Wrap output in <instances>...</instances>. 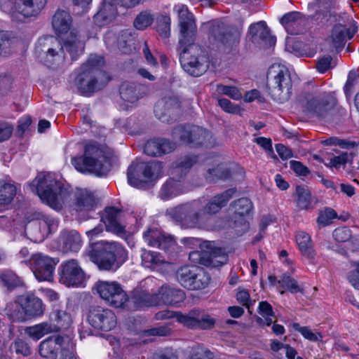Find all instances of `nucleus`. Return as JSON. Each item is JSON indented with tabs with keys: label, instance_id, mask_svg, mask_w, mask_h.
Listing matches in <instances>:
<instances>
[{
	"label": "nucleus",
	"instance_id": "nucleus-1",
	"mask_svg": "<svg viewBox=\"0 0 359 359\" xmlns=\"http://www.w3.org/2000/svg\"><path fill=\"white\" fill-rule=\"evenodd\" d=\"M178 18L181 66L189 75L200 76L209 67V57L205 50L194 43L196 34L195 19L185 6L182 5L178 9Z\"/></svg>",
	"mask_w": 359,
	"mask_h": 359
},
{
	"label": "nucleus",
	"instance_id": "nucleus-2",
	"mask_svg": "<svg viewBox=\"0 0 359 359\" xmlns=\"http://www.w3.org/2000/svg\"><path fill=\"white\" fill-rule=\"evenodd\" d=\"M92 250L88 255L100 270L118 269L128 258L127 251L116 242L101 241L90 243Z\"/></svg>",
	"mask_w": 359,
	"mask_h": 359
},
{
	"label": "nucleus",
	"instance_id": "nucleus-3",
	"mask_svg": "<svg viewBox=\"0 0 359 359\" xmlns=\"http://www.w3.org/2000/svg\"><path fill=\"white\" fill-rule=\"evenodd\" d=\"M36 180L39 196L53 209L60 210L70 199V191L53 175H39Z\"/></svg>",
	"mask_w": 359,
	"mask_h": 359
},
{
	"label": "nucleus",
	"instance_id": "nucleus-4",
	"mask_svg": "<svg viewBox=\"0 0 359 359\" xmlns=\"http://www.w3.org/2000/svg\"><path fill=\"white\" fill-rule=\"evenodd\" d=\"M104 64L103 58L90 55L81 67V72L76 78L78 87L84 93L93 92L104 88L110 78L100 66Z\"/></svg>",
	"mask_w": 359,
	"mask_h": 359
},
{
	"label": "nucleus",
	"instance_id": "nucleus-5",
	"mask_svg": "<svg viewBox=\"0 0 359 359\" xmlns=\"http://www.w3.org/2000/svg\"><path fill=\"white\" fill-rule=\"evenodd\" d=\"M72 163L81 172H92L98 176L105 175L111 169L108 154L95 144L85 147L83 157H74Z\"/></svg>",
	"mask_w": 359,
	"mask_h": 359
},
{
	"label": "nucleus",
	"instance_id": "nucleus-6",
	"mask_svg": "<svg viewBox=\"0 0 359 359\" xmlns=\"http://www.w3.org/2000/svg\"><path fill=\"white\" fill-rule=\"evenodd\" d=\"M292 81L288 70L280 65H271L267 72V88L273 100L287 101L291 94Z\"/></svg>",
	"mask_w": 359,
	"mask_h": 359
},
{
	"label": "nucleus",
	"instance_id": "nucleus-7",
	"mask_svg": "<svg viewBox=\"0 0 359 359\" xmlns=\"http://www.w3.org/2000/svg\"><path fill=\"white\" fill-rule=\"evenodd\" d=\"M169 217L184 228H200L207 221L199 201H194L171 208L167 210Z\"/></svg>",
	"mask_w": 359,
	"mask_h": 359
},
{
	"label": "nucleus",
	"instance_id": "nucleus-8",
	"mask_svg": "<svg viewBox=\"0 0 359 359\" xmlns=\"http://www.w3.org/2000/svg\"><path fill=\"white\" fill-rule=\"evenodd\" d=\"M34 53L40 61L49 67H58L65 62L64 46L53 36L39 38Z\"/></svg>",
	"mask_w": 359,
	"mask_h": 359
},
{
	"label": "nucleus",
	"instance_id": "nucleus-9",
	"mask_svg": "<svg viewBox=\"0 0 359 359\" xmlns=\"http://www.w3.org/2000/svg\"><path fill=\"white\" fill-rule=\"evenodd\" d=\"M163 175V165L160 161L147 164H132L128 169V181L135 187H140L147 182L155 181Z\"/></svg>",
	"mask_w": 359,
	"mask_h": 359
},
{
	"label": "nucleus",
	"instance_id": "nucleus-10",
	"mask_svg": "<svg viewBox=\"0 0 359 359\" xmlns=\"http://www.w3.org/2000/svg\"><path fill=\"white\" fill-rule=\"evenodd\" d=\"M14 306L15 308L10 311V316L17 321H24L27 318L41 316L44 313L42 301L34 295L19 296Z\"/></svg>",
	"mask_w": 359,
	"mask_h": 359
},
{
	"label": "nucleus",
	"instance_id": "nucleus-11",
	"mask_svg": "<svg viewBox=\"0 0 359 359\" xmlns=\"http://www.w3.org/2000/svg\"><path fill=\"white\" fill-rule=\"evenodd\" d=\"M302 104L306 111L324 118L337 104V99L332 93H307L304 95Z\"/></svg>",
	"mask_w": 359,
	"mask_h": 359
},
{
	"label": "nucleus",
	"instance_id": "nucleus-12",
	"mask_svg": "<svg viewBox=\"0 0 359 359\" xmlns=\"http://www.w3.org/2000/svg\"><path fill=\"white\" fill-rule=\"evenodd\" d=\"M172 135L175 138L179 137L182 143L185 144L205 147H212L215 144L212 134L196 126H177L174 129Z\"/></svg>",
	"mask_w": 359,
	"mask_h": 359
},
{
	"label": "nucleus",
	"instance_id": "nucleus-13",
	"mask_svg": "<svg viewBox=\"0 0 359 359\" xmlns=\"http://www.w3.org/2000/svg\"><path fill=\"white\" fill-rule=\"evenodd\" d=\"M176 276L180 283L189 290L203 289L210 281L204 271L196 266L181 267Z\"/></svg>",
	"mask_w": 359,
	"mask_h": 359
},
{
	"label": "nucleus",
	"instance_id": "nucleus-14",
	"mask_svg": "<svg viewBox=\"0 0 359 359\" xmlns=\"http://www.w3.org/2000/svg\"><path fill=\"white\" fill-rule=\"evenodd\" d=\"M59 262L57 258H53L42 253L33 255L29 259L31 269L40 281H51L55 266Z\"/></svg>",
	"mask_w": 359,
	"mask_h": 359
},
{
	"label": "nucleus",
	"instance_id": "nucleus-15",
	"mask_svg": "<svg viewBox=\"0 0 359 359\" xmlns=\"http://www.w3.org/2000/svg\"><path fill=\"white\" fill-rule=\"evenodd\" d=\"M96 289L100 297L114 307H121L128 300L126 293L116 281H98Z\"/></svg>",
	"mask_w": 359,
	"mask_h": 359
},
{
	"label": "nucleus",
	"instance_id": "nucleus-16",
	"mask_svg": "<svg viewBox=\"0 0 359 359\" xmlns=\"http://www.w3.org/2000/svg\"><path fill=\"white\" fill-rule=\"evenodd\" d=\"M88 323L95 329L108 332L116 325L115 313L109 309L101 306H92L87 316Z\"/></svg>",
	"mask_w": 359,
	"mask_h": 359
},
{
	"label": "nucleus",
	"instance_id": "nucleus-17",
	"mask_svg": "<svg viewBox=\"0 0 359 359\" xmlns=\"http://www.w3.org/2000/svg\"><path fill=\"white\" fill-rule=\"evenodd\" d=\"M60 269V281L66 286L81 285L86 279L85 272L76 259L64 262Z\"/></svg>",
	"mask_w": 359,
	"mask_h": 359
},
{
	"label": "nucleus",
	"instance_id": "nucleus-18",
	"mask_svg": "<svg viewBox=\"0 0 359 359\" xmlns=\"http://www.w3.org/2000/svg\"><path fill=\"white\" fill-rule=\"evenodd\" d=\"M46 4V0H17L14 4L11 16L19 22L37 15Z\"/></svg>",
	"mask_w": 359,
	"mask_h": 359
},
{
	"label": "nucleus",
	"instance_id": "nucleus-19",
	"mask_svg": "<svg viewBox=\"0 0 359 359\" xmlns=\"http://www.w3.org/2000/svg\"><path fill=\"white\" fill-rule=\"evenodd\" d=\"M210 35L215 41L225 46L237 43L240 38V33L236 29L219 22L211 24Z\"/></svg>",
	"mask_w": 359,
	"mask_h": 359
},
{
	"label": "nucleus",
	"instance_id": "nucleus-20",
	"mask_svg": "<svg viewBox=\"0 0 359 359\" xmlns=\"http://www.w3.org/2000/svg\"><path fill=\"white\" fill-rule=\"evenodd\" d=\"M180 107L177 97H166L157 102L154 107V114L161 121L170 123L178 114Z\"/></svg>",
	"mask_w": 359,
	"mask_h": 359
},
{
	"label": "nucleus",
	"instance_id": "nucleus-21",
	"mask_svg": "<svg viewBox=\"0 0 359 359\" xmlns=\"http://www.w3.org/2000/svg\"><path fill=\"white\" fill-rule=\"evenodd\" d=\"M219 156L208 157L204 163L206 169L205 177L209 182L228 178L231 175L229 168L224 163Z\"/></svg>",
	"mask_w": 359,
	"mask_h": 359
},
{
	"label": "nucleus",
	"instance_id": "nucleus-22",
	"mask_svg": "<svg viewBox=\"0 0 359 359\" xmlns=\"http://www.w3.org/2000/svg\"><path fill=\"white\" fill-rule=\"evenodd\" d=\"M123 217V210L113 206L105 208L100 214L101 222L104 224L107 231L118 234L125 231V226L122 224Z\"/></svg>",
	"mask_w": 359,
	"mask_h": 359
},
{
	"label": "nucleus",
	"instance_id": "nucleus-23",
	"mask_svg": "<svg viewBox=\"0 0 359 359\" xmlns=\"http://www.w3.org/2000/svg\"><path fill=\"white\" fill-rule=\"evenodd\" d=\"M355 32V28L351 31L344 25H335L332 28L330 37L326 40V43L330 45L328 49L330 50L334 49L337 51L341 50L344 47L346 40L351 39Z\"/></svg>",
	"mask_w": 359,
	"mask_h": 359
},
{
	"label": "nucleus",
	"instance_id": "nucleus-24",
	"mask_svg": "<svg viewBox=\"0 0 359 359\" xmlns=\"http://www.w3.org/2000/svg\"><path fill=\"white\" fill-rule=\"evenodd\" d=\"M143 238L148 245L168 250L175 245V241L170 236H166L157 228H149L143 234Z\"/></svg>",
	"mask_w": 359,
	"mask_h": 359
},
{
	"label": "nucleus",
	"instance_id": "nucleus-25",
	"mask_svg": "<svg viewBox=\"0 0 359 359\" xmlns=\"http://www.w3.org/2000/svg\"><path fill=\"white\" fill-rule=\"evenodd\" d=\"M186 191L185 180L174 176L173 172H170V177L162 185L160 196L163 200H168L184 194Z\"/></svg>",
	"mask_w": 359,
	"mask_h": 359
},
{
	"label": "nucleus",
	"instance_id": "nucleus-26",
	"mask_svg": "<svg viewBox=\"0 0 359 359\" xmlns=\"http://www.w3.org/2000/svg\"><path fill=\"white\" fill-rule=\"evenodd\" d=\"M250 34L255 43L264 46H271L275 44L276 39L271 35L270 30L264 21L250 25Z\"/></svg>",
	"mask_w": 359,
	"mask_h": 359
},
{
	"label": "nucleus",
	"instance_id": "nucleus-27",
	"mask_svg": "<svg viewBox=\"0 0 359 359\" xmlns=\"http://www.w3.org/2000/svg\"><path fill=\"white\" fill-rule=\"evenodd\" d=\"M236 190L229 189L225 191L213 196L205 206L202 205V211L207 218V215H212L217 213L223 207H224L231 198H233Z\"/></svg>",
	"mask_w": 359,
	"mask_h": 359
},
{
	"label": "nucleus",
	"instance_id": "nucleus-28",
	"mask_svg": "<svg viewBox=\"0 0 359 359\" xmlns=\"http://www.w3.org/2000/svg\"><path fill=\"white\" fill-rule=\"evenodd\" d=\"M253 208L252 203L246 197L241 198L232 202L229 208L231 219L234 223L243 224L245 222L244 217L248 215Z\"/></svg>",
	"mask_w": 359,
	"mask_h": 359
},
{
	"label": "nucleus",
	"instance_id": "nucleus-29",
	"mask_svg": "<svg viewBox=\"0 0 359 359\" xmlns=\"http://www.w3.org/2000/svg\"><path fill=\"white\" fill-rule=\"evenodd\" d=\"M158 305L175 306L182 303L185 299V293L180 289L162 286L158 293Z\"/></svg>",
	"mask_w": 359,
	"mask_h": 359
},
{
	"label": "nucleus",
	"instance_id": "nucleus-30",
	"mask_svg": "<svg viewBox=\"0 0 359 359\" xmlns=\"http://www.w3.org/2000/svg\"><path fill=\"white\" fill-rule=\"evenodd\" d=\"M176 144L166 139H154L148 141L144 146V151L151 156H158L172 152Z\"/></svg>",
	"mask_w": 359,
	"mask_h": 359
},
{
	"label": "nucleus",
	"instance_id": "nucleus-31",
	"mask_svg": "<svg viewBox=\"0 0 359 359\" xmlns=\"http://www.w3.org/2000/svg\"><path fill=\"white\" fill-rule=\"evenodd\" d=\"M74 208L77 212H88L93 210L97 199L94 194L87 189H77L74 194Z\"/></svg>",
	"mask_w": 359,
	"mask_h": 359
},
{
	"label": "nucleus",
	"instance_id": "nucleus-32",
	"mask_svg": "<svg viewBox=\"0 0 359 359\" xmlns=\"http://www.w3.org/2000/svg\"><path fill=\"white\" fill-rule=\"evenodd\" d=\"M117 14L116 0H104L100 11L95 15L94 21L99 26L107 25Z\"/></svg>",
	"mask_w": 359,
	"mask_h": 359
},
{
	"label": "nucleus",
	"instance_id": "nucleus-33",
	"mask_svg": "<svg viewBox=\"0 0 359 359\" xmlns=\"http://www.w3.org/2000/svg\"><path fill=\"white\" fill-rule=\"evenodd\" d=\"M63 338L60 336L49 337L42 341L39 346V354L43 358L55 359L61 349Z\"/></svg>",
	"mask_w": 359,
	"mask_h": 359
},
{
	"label": "nucleus",
	"instance_id": "nucleus-34",
	"mask_svg": "<svg viewBox=\"0 0 359 359\" xmlns=\"http://www.w3.org/2000/svg\"><path fill=\"white\" fill-rule=\"evenodd\" d=\"M58 222L53 217L43 216L41 219L34 221L30 227L32 230H38L39 235H36L35 241H43L50 232L56 229Z\"/></svg>",
	"mask_w": 359,
	"mask_h": 359
},
{
	"label": "nucleus",
	"instance_id": "nucleus-35",
	"mask_svg": "<svg viewBox=\"0 0 359 359\" xmlns=\"http://www.w3.org/2000/svg\"><path fill=\"white\" fill-rule=\"evenodd\" d=\"M142 87L133 82L126 81L120 86L121 98L128 104H134L142 97Z\"/></svg>",
	"mask_w": 359,
	"mask_h": 359
},
{
	"label": "nucleus",
	"instance_id": "nucleus-36",
	"mask_svg": "<svg viewBox=\"0 0 359 359\" xmlns=\"http://www.w3.org/2000/svg\"><path fill=\"white\" fill-rule=\"evenodd\" d=\"M197 162V156L195 155H186L179 158L174 164L171 172L174 176H179L180 178L185 177L192 166Z\"/></svg>",
	"mask_w": 359,
	"mask_h": 359
},
{
	"label": "nucleus",
	"instance_id": "nucleus-37",
	"mask_svg": "<svg viewBox=\"0 0 359 359\" xmlns=\"http://www.w3.org/2000/svg\"><path fill=\"white\" fill-rule=\"evenodd\" d=\"M297 193V206L300 210H309L315 208L318 200L315 196L311 195L308 188L297 186L296 187Z\"/></svg>",
	"mask_w": 359,
	"mask_h": 359
},
{
	"label": "nucleus",
	"instance_id": "nucleus-38",
	"mask_svg": "<svg viewBox=\"0 0 359 359\" xmlns=\"http://www.w3.org/2000/svg\"><path fill=\"white\" fill-rule=\"evenodd\" d=\"M72 19L68 12L58 9L53 16L52 26L58 34L67 33L72 25Z\"/></svg>",
	"mask_w": 359,
	"mask_h": 359
},
{
	"label": "nucleus",
	"instance_id": "nucleus-39",
	"mask_svg": "<svg viewBox=\"0 0 359 359\" xmlns=\"http://www.w3.org/2000/svg\"><path fill=\"white\" fill-rule=\"evenodd\" d=\"M158 298L156 293L151 294L146 291L139 290L133 293L130 302L133 303V307L138 309L145 306L158 305Z\"/></svg>",
	"mask_w": 359,
	"mask_h": 359
},
{
	"label": "nucleus",
	"instance_id": "nucleus-40",
	"mask_svg": "<svg viewBox=\"0 0 359 359\" xmlns=\"http://www.w3.org/2000/svg\"><path fill=\"white\" fill-rule=\"evenodd\" d=\"M62 248L64 251L78 252L81 246V239L76 231H64L61 235Z\"/></svg>",
	"mask_w": 359,
	"mask_h": 359
},
{
	"label": "nucleus",
	"instance_id": "nucleus-41",
	"mask_svg": "<svg viewBox=\"0 0 359 359\" xmlns=\"http://www.w3.org/2000/svg\"><path fill=\"white\" fill-rule=\"evenodd\" d=\"M296 242L303 256L309 260L314 259L316 253L313 249L311 237L307 233L299 232L296 236Z\"/></svg>",
	"mask_w": 359,
	"mask_h": 359
},
{
	"label": "nucleus",
	"instance_id": "nucleus-42",
	"mask_svg": "<svg viewBox=\"0 0 359 359\" xmlns=\"http://www.w3.org/2000/svg\"><path fill=\"white\" fill-rule=\"evenodd\" d=\"M135 34L133 31L127 29L122 31L117 39L118 47L124 54H130L135 50Z\"/></svg>",
	"mask_w": 359,
	"mask_h": 359
},
{
	"label": "nucleus",
	"instance_id": "nucleus-43",
	"mask_svg": "<svg viewBox=\"0 0 359 359\" xmlns=\"http://www.w3.org/2000/svg\"><path fill=\"white\" fill-rule=\"evenodd\" d=\"M74 60L76 56L81 54L84 50V43L74 33H71L66 39L63 46Z\"/></svg>",
	"mask_w": 359,
	"mask_h": 359
},
{
	"label": "nucleus",
	"instance_id": "nucleus-44",
	"mask_svg": "<svg viewBox=\"0 0 359 359\" xmlns=\"http://www.w3.org/2000/svg\"><path fill=\"white\" fill-rule=\"evenodd\" d=\"M55 327L48 323H41L26 327L25 334L34 340H39L44 335L54 332Z\"/></svg>",
	"mask_w": 359,
	"mask_h": 359
},
{
	"label": "nucleus",
	"instance_id": "nucleus-45",
	"mask_svg": "<svg viewBox=\"0 0 359 359\" xmlns=\"http://www.w3.org/2000/svg\"><path fill=\"white\" fill-rule=\"evenodd\" d=\"M142 265L145 268L156 269L162 264L164 259L162 256L156 252L142 250L141 255Z\"/></svg>",
	"mask_w": 359,
	"mask_h": 359
},
{
	"label": "nucleus",
	"instance_id": "nucleus-46",
	"mask_svg": "<svg viewBox=\"0 0 359 359\" xmlns=\"http://www.w3.org/2000/svg\"><path fill=\"white\" fill-rule=\"evenodd\" d=\"M50 318L56 323L53 325L55 327V332L59 331L61 328L68 327L72 323L70 315L66 311L59 309L53 311Z\"/></svg>",
	"mask_w": 359,
	"mask_h": 359
},
{
	"label": "nucleus",
	"instance_id": "nucleus-47",
	"mask_svg": "<svg viewBox=\"0 0 359 359\" xmlns=\"http://www.w3.org/2000/svg\"><path fill=\"white\" fill-rule=\"evenodd\" d=\"M0 280L3 285L8 290L21 286L22 280L11 271H6L0 273Z\"/></svg>",
	"mask_w": 359,
	"mask_h": 359
},
{
	"label": "nucleus",
	"instance_id": "nucleus-48",
	"mask_svg": "<svg viewBox=\"0 0 359 359\" xmlns=\"http://www.w3.org/2000/svg\"><path fill=\"white\" fill-rule=\"evenodd\" d=\"M198 310H191L187 314H183L181 312L175 313V318L177 322L182 324L184 326L191 328L196 329Z\"/></svg>",
	"mask_w": 359,
	"mask_h": 359
},
{
	"label": "nucleus",
	"instance_id": "nucleus-49",
	"mask_svg": "<svg viewBox=\"0 0 359 359\" xmlns=\"http://www.w3.org/2000/svg\"><path fill=\"white\" fill-rule=\"evenodd\" d=\"M304 22V15L297 11H292L285 14L280 19V23L287 29L299 25Z\"/></svg>",
	"mask_w": 359,
	"mask_h": 359
},
{
	"label": "nucleus",
	"instance_id": "nucleus-50",
	"mask_svg": "<svg viewBox=\"0 0 359 359\" xmlns=\"http://www.w3.org/2000/svg\"><path fill=\"white\" fill-rule=\"evenodd\" d=\"M16 194L14 185L0 182V205H8Z\"/></svg>",
	"mask_w": 359,
	"mask_h": 359
},
{
	"label": "nucleus",
	"instance_id": "nucleus-51",
	"mask_svg": "<svg viewBox=\"0 0 359 359\" xmlns=\"http://www.w3.org/2000/svg\"><path fill=\"white\" fill-rule=\"evenodd\" d=\"M216 92L219 95H227L235 100H238L242 97V93L238 88L233 86L217 84L216 86Z\"/></svg>",
	"mask_w": 359,
	"mask_h": 359
},
{
	"label": "nucleus",
	"instance_id": "nucleus-52",
	"mask_svg": "<svg viewBox=\"0 0 359 359\" xmlns=\"http://www.w3.org/2000/svg\"><path fill=\"white\" fill-rule=\"evenodd\" d=\"M337 214L336 211L331 208H325L324 210H320L317 222L320 226H327L332 223V219L337 218Z\"/></svg>",
	"mask_w": 359,
	"mask_h": 359
},
{
	"label": "nucleus",
	"instance_id": "nucleus-53",
	"mask_svg": "<svg viewBox=\"0 0 359 359\" xmlns=\"http://www.w3.org/2000/svg\"><path fill=\"white\" fill-rule=\"evenodd\" d=\"M278 283L280 285V287L289 290L292 293L302 292V289L298 285L297 280L286 274H283Z\"/></svg>",
	"mask_w": 359,
	"mask_h": 359
},
{
	"label": "nucleus",
	"instance_id": "nucleus-54",
	"mask_svg": "<svg viewBox=\"0 0 359 359\" xmlns=\"http://www.w3.org/2000/svg\"><path fill=\"white\" fill-rule=\"evenodd\" d=\"M154 18L148 12H141L134 20V26L137 29H144L152 24Z\"/></svg>",
	"mask_w": 359,
	"mask_h": 359
},
{
	"label": "nucleus",
	"instance_id": "nucleus-55",
	"mask_svg": "<svg viewBox=\"0 0 359 359\" xmlns=\"http://www.w3.org/2000/svg\"><path fill=\"white\" fill-rule=\"evenodd\" d=\"M197 318L196 329L210 330L215 326V320L210 315L201 313L198 310Z\"/></svg>",
	"mask_w": 359,
	"mask_h": 359
},
{
	"label": "nucleus",
	"instance_id": "nucleus-56",
	"mask_svg": "<svg viewBox=\"0 0 359 359\" xmlns=\"http://www.w3.org/2000/svg\"><path fill=\"white\" fill-rule=\"evenodd\" d=\"M293 327L295 330L299 331L304 338L311 341H317L323 337L320 333L313 332L308 327H301L298 323H294Z\"/></svg>",
	"mask_w": 359,
	"mask_h": 359
},
{
	"label": "nucleus",
	"instance_id": "nucleus-57",
	"mask_svg": "<svg viewBox=\"0 0 359 359\" xmlns=\"http://www.w3.org/2000/svg\"><path fill=\"white\" fill-rule=\"evenodd\" d=\"M352 269L348 272L347 278L353 287L359 290V261L351 263Z\"/></svg>",
	"mask_w": 359,
	"mask_h": 359
},
{
	"label": "nucleus",
	"instance_id": "nucleus-58",
	"mask_svg": "<svg viewBox=\"0 0 359 359\" xmlns=\"http://www.w3.org/2000/svg\"><path fill=\"white\" fill-rule=\"evenodd\" d=\"M157 31L163 38H168L170 34V19L163 17L158 22Z\"/></svg>",
	"mask_w": 359,
	"mask_h": 359
},
{
	"label": "nucleus",
	"instance_id": "nucleus-59",
	"mask_svg": "<svg viewBox=\"0 0 359 359\" xmlns=\"http://www.w3.org/2000/svg\"><path fill=\"white\" fill-rule=\"evenodd\" d=\"M11 347L16 353L22 354L24 356L29 355L31 353L28 344L21 339H15Z\"/></svg>",
	"mask_w": 359,
	"mask_h": 359
},
{
	"label": "nucleus",
	"instance_id": "nucleus-60",
	"mask_svg": "<svg viewBox=\"0 0 359 359\" xmlns=\"http://www.w3.org/2000/svg\"><path fill=\"white\" fill-rule=\"evenodd\" d=\"M333 237L338 242H346L351 237L350 229L346 227H339L333 231Z\"/></svg>",
	"mask_w": 359,
	"mask_h": 359
},
{
	"label": "nucleus",
	"instance_id": "nucleus-61",
	"mask_svg": "<svg viewBox=\"0 0 359 359\" xmlns=\"http://www.w3.org/2000/svg\"><path fill=\"white\" fill-rule=\"evenodd\" d=\"M152 359H179L175 351L167 348L154 353Z\"/></svg>",
	"mask_w": 359,
	"mask_h": 359
},
{
	"label": "nucleus",
	"instance_id": "nucleus-62",
	"mask_svg": "<svg viewBox=\"0 0 359 359\" xmlns=\"http://www.w3.org/2000/svg\"><path fill=\"white\" fill-rule=\"evenodd\" d=\"M332 58L330 55L323 56L316 63V69L320 73H324L332 68Z\"/></svg>",
	"mask_w": 359,
	"mask_h": 359
},
{
	"label": "nucleus",
	"instance_id": "nucleus-63",
	"mask_svg": "<svg viewBox=\"0 0 359 359\" xmlns=\"http://www.w3.org/2000/svg\"><path fill=\"white\" fill-rule=\"evenodd\" d=\"M236 299L238 302L243 306H246L248 309H250V306L252 304L250 294L247 290H239L236 294Z\"/></svg>",
	"mask_w": 359,
	"mask_h": 359
},
{
	"label": "nucleus",
	"instance_id": "nucleus-64",
	"mask_svg": "<svg viewBox=\"0 0 359 359\" xmlns=\"http://www.w3.org/2000/svg\"><path fill=\"white\" fill-rule=\"evenodd\" d=\"M290 168L299 175L306 176L309 173V170L301 162L296 161H290Z\"/></svg>",
	"mask_w": 359,
	"mask_h": 359
}]
</instances>
